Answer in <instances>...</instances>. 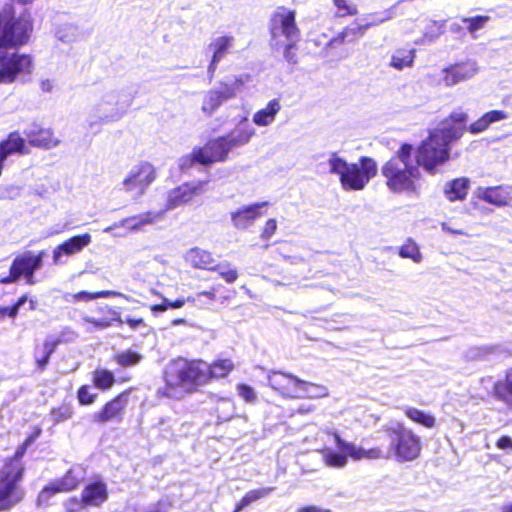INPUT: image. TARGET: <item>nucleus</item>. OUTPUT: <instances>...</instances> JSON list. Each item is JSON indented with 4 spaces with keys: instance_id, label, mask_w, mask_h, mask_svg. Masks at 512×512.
Returning a JSON list of instances; mask_svg holds the SVG:
<instances>
[{
    "instance_id": "nucleus-1",
    "label": "nucleus",
    "mask_w": 512,
    "mask_h": 512,
    "mask_svg": "<svg viewBox=\"0 0 512 512\" xmlns=\"http://www.w3.org/2000/svg\"><path fill=\"white\" fill-rule=\"evenodd\" d=\"M468 116L463 111H454L434 128L415 150V163L428 174L435 175L439 167L450 159V145L461 138Z\"/></svg>"
},
{
    "instance_id": "nucleus-2",
    "label": "nucleus",
    "mask_w": 512,
    "mask_h": 512,
    "mask_svg": "<svg viewBox=\"0 0 512 512\" xmlns=\"http://www.w3.org/2000/svg\"><path fill=\"white\" fill-rule=\"evenodd\" d=\"M387 188L394 193H417L420 168L413 159V146L401 145L381 169Z\"/></svg>"
},
{
    "instance_id": "nucleus-3",
    "label": "nucleus",
    "mask_w": 512,
    "mask_h": 512,
    "mask_svg": "<svg viewBox=\"0 0 512 512\" xmlns=\"http://www.w3.org/2000/svg\"><path fill=\"white\" fill-rule=\"evenodd\" d=\"M329 173L338 176L345 191L363 190L377 174V164L370 157H361L357 163H349L337 153L327 160Z\"/></svg>"
},
{
    "instance_id": "nucleus-4",
    "label": "nucleus",
    "mask_w": 512,
    "mask_h": 512,
    "mask_svg": "<svg viewBox=\"0 0 512 512\" xmlns=\"http://www.w3.org/2000/svg\"><path fill=\"white\" fill-rule=\"evenodd\" d=\"M96 97L89 112L91 127L120 120L131 105L129 96L117 87H103L97 91Z\"/></svg>"
},
{
    "instance_id": "nucleus-5",
    "label": "nucleus",
    "mask_w": 512,
    "mask_h": 512,
    "mask_svg": "<svg viewBox=\"0 0 512 512\" xmlns=\"http://www.w3.org/2000/svg\"><path fill=\"white\" fill-rule=\"evenodd\" d=\"M205 362L178 358L171 361L165 370L168 387L180 389V392L193 390L196 386L206 384Z\"/></svg>"
},
{
    "instance_id": "nucleus-6",
    "label": "nucleus",
    "mask_w": 512,
    "mask_h": 512,
    "mask_svg": "<svg viewBox=\"0 0 512 512\" xmlns=\"http://www.w3.org/2000/svg\"><path fill=\"white\" fill-rule=\"evenodd\" d=\"M28 445L25 441L16 451L15 458L11 459L0 471V510L10 509L22 498L17 483L23 472L20 458L24 455Z\"/></svg>"
},
{
    "instance_id": "nucleus-7",
    "label": "nucleus",
    "mask_w": 512,
    "mask_h": 512,
    "mask_svg": "<svg viewBox=\"0 0 512 512\" xmlns=\"http://www.w3.org/2000/svg\"><path fill=\"white\" fill-rule=\"evenodd\" d=\"M299 39V29L295 23L294 11L280 7L271 18V41L277 48H284V56L292 61L289 51Z\"/></svg>"
},
{
    "instance_id": "nucleus-8",
    "label": "nucleus",
    "mask_w": 512,
    "mask_h": 512,
    "mask_svg": "<svg viewBox=\"0 0 512 512\" xmlns=\"http://www.w3.org/2000/svg\"><path fill=\"white\" fill-rule=\"evenodd\" d=\"M336 448L338 451L332 449H324L323 460L324 463L333 468H343L347 465L348 457L355 461L363 459H379L384 458L385 455L380 448L364 449L356 446L354 443L346 442L340 438L339 435H334Z\"/></svg>"
},
{
    "instance_id": "nucleus-9",
    "label": "nucleus",
    "mask_w": 512,
    "mask_h": 512,
    "mask_svg": "<svg viewBox=\"0 0 512 512\" xmlns=\"http://www.w3.org/2000/svg\"><path fill=\"white\" fill-rule=\"evenodd\" d=\"M421 439L412 430L399 426L390 434V446L386 457H394L398 462L413 461L420 456Z\"/></svg>"
},
{
    "instance_id": "nucleus-10",
    "label": "nucleus",
    "mask_w": 512,
    "mask_h": 512,
    "mask_svg": "<svg viewBox=\"0 0 512 512\" xmlns=\"http://www.w3.org/2000/svg\"><path fill=\"white\" fill-rule=\"evenodd\" d=\"M232 149L224 137L209 140L203 147H196L189 155L180 159V167L188 168L194 163L211 165L216 162H224Z\"/></svg>"
},
{
    "instance_id": "nucleus-11",
    "label": "nucleus",
    "mask_w": 512,
    "mask_h": 512,
    "mask_svg": "<svg viewBox=\"0 0 512 512\" xmlns=\"http://www.w3.org/2000/svg\"><path fill=\"white\" fill-rule=\"evenodd\" d=\"M157 177L156 168L147 161L133 165L121 182L122 190L132 199L142 197Z\"/></svg>"
},
{
    "instance_id": "nucleus-12",
    "label": "nucleus",
    "mask_w": 512,
    "mask_h": 512,
    "mask_svg": "<svg viewBox=\"0 0 512 512\" xmlns=\"http://www.w3.org/2000/svg\"><path fill=\"white\" fill-rule=\"evenodd\" d=\"M31 69L30 56L0 50V84L12 83L19 74L30 73Z\"/></svg>"
},
{
    "instance_id": "nucleus-13",
    "label": "nucleus",
    "mask_w": 512,
    "mask_h": 512,
    "mask_svg": "<svg viewBox=\"0 0 512 512\" xmlns=\"http://www.w3.org/2000/svg\"><path fill=\"white\" fill-rule=\"evenodd\" d=\"M42 256L43 252L34 255L31 251H28L17 257L11 265L9 276L1 279V282L5 284L12 283L20 276H24L28 284H34L33 274L42 265Z\"/></svg>"
},
{
    "instance_id": "nucleus-14",
    "label": "nucleus",
    "mask_w": 512,
    "mask_h": 512,
    "mask_svg": "<svg viewBox=\"0 0 512 512\" xmlns=\"http://www.w3.org/2000/svg\"><path fill=\"white\" fill-rule=\"evenodd\" d=\"M207 181H192L170 190L163 213L189 204L193 199L206 191Z\"/></svg>"
},
{
    "instance_id": "nucleus-15",
    "label": "nucleus",
    "mask_w": 512,
    "mask_h": 512,
    "mask_svg": "<svg viewBox=\"0 0 512 512\" xmlns=\"http://www.w3.org/2000/svg\"><path fill=\"white\" fill-rule=\"evenodd\" d=\"M32 29V20L28 13L22 14L16 22H12L8 13H6L5 48L26 43Z\"/></svg>"
},
{
    "instance_id": "nucleus-16",
    "label": "nucleus",
    "mask_w": 512,
    "mask_h": 512,
    "mask_svg": "<svg viewBox=\"0 0 512 512\" xmlns=\"http://www.w3.org/2000/svg\"><path fill=\"white\" fill-rule=\"evenodd\" d=\"M238 80L233 83H222L220 86L206 91L203 95L201 110L211 116L224 102L236 96Z\"/></svg>"
},
{
    "instance_id": "nucleus-17",
    "label": "nucleus",
    "mask_w": 512,
    "mask_h": 512,
    "mask_svg": "<svg viewBox=\"0 0 512 512\" xmlns=\"http://www.w3.org/2000/svg\"><path fill=\"white\" fill-rule=\"evenodd\" d=\"M98 310L100 312L106 311L107 314L109 315V317H103V318L96 319V318L86 315V314L82 316L83 322L92 325L93 329H95V330L107 329L112 325V323L114 321L118 322L119 324L126 323L132 330H136V329H139V328L145 326V322H144L143 318H133V317L128 316L125 318V320H123L121 318V314L117 310H115L111 307H108V306L99 307Z\"/></svg>"
},
{
    "instance_id": "nucleus-18",
    "label": "nucleus",
    "mask_w": 512,
    "mask_h": 512,
    "mask_svg": "<svg viewBox=\"0 0 512 512\" xmlns=\"http://www.w3.org/2000/svg\"><path fill=\"white\" fill-rule=\"evenodd\" d=\"M85 475L86 472L82 466H73L62 479L54 481L41 491L39 501H46L55 493L67 492L76 488L84 480Z\"/></svg>"
},
{
    "instance_id": "nucleus-19",
    "label": "nucleus",
    "mask_w": 512,
    "mask_h": 512,
    "mask_svg": "<svg viewBox=\"0 0 512 512\" xmlns=\"http://www.w3.org/2000/svg\"><path fill=\"white\" fill-rule=\"evenodd\" d=\"M268 385L285 398L295 399L298 395L300 380L298 377L280 371L270 372Z\"/></svg>"
},
{
    "instance_id": "nucleus-20",
    "label": "nucleus",
    "mask_w": 512,
    "mask_h": 512,
    "mask_svg": "<svg viewBox=\"0 0 512 512\" xmlns=\"http://www.w3.org/2000/svg\"><path fill=\"white\" fill-rule=\"evenodd\" d=\"M91 240V235L88 233L67 239L53 250V263L56 265L65 263V257H71L80 253L91 243Z\"/></svg>"
},
{
    "instance_id": "nucleus-21",
    "label": "nucleus",
    "mask_w": 512,
    "mask_h": 512,
    "mask_svg": "<svg viewBox=\"0 0 512 512\" xmlns=\"http://www.w3.org/2000/svg\"><path fill=\"white\" fill-rule=\"evenodd\" d=\"M478 71L479 67L476 61L468 60L445 68L442 80L446 86H454L471 79Z\"/></svg>"
},
{
    "instance_id": "nucleus-22",
    "label": "nucleus",
    "mask_w": 512,
    "mask_h": 512,
    "mask_svg": "<svg viewBox=\"0 0 512 512\" xmlns=\"http://www.w3.org/2000/svg\"><path fill=\"white\" fill-rule=\"evenodd\" d=\"M267 205L268 202H260L243 206L236 211L231 212L230 215L233 226L239 230H245L251 227L262 215L260 210Z\"/></svg>"
},
{
    "instance_id": "nucleus-23",
    "label": "nucleus",
    "mask_w": 512,
    "mask_h": 512,
    "mask_svg": "<svg viewBox=\"0 0 512 512\" xmlns=\"http://www.w3.org/2000/svg\"><path fill=\"white\" fill-rule=\"evenodd\" d=\"M475 195L482 201L495 206H507L512 201V189L508 187H478Z\"/></svg>"
},
{
    "instance_id": "nucleus-24",
    "label": "nucleus",
    "mask_w": 512,
    "mask_h": 512,
    "mask_svg": "<svg viewBox=\"0 0 512 512\" xmlns=\"http://www.w3.org/2000/svg\"><path fill=\"white\" fill-rule=\"evenodd\" d=\"M255 133V128L248 122L247 117H243L235 128L223 137L230 148L234 149L248 144Z\"/></svg>"
},
{
    "instance_id": "nucleus-25",
    "label": "nucleus",
    "mask_w": 512,
    "mask_h": 512,
    "mask_svg": "<svg viewBox=\"0 0 512 512\" xmlns=\"http://www.w3.org/2000/svg\"><path fill=\"white\" fill-rule=\"evenodd\" d=\"M163 215V211L159 212H147L144 214L132 216L129 218H125L118 223L113 224L112 226L106 227L103 231L105 233H110L112 230L116 228H124L130 231H138L143 226L152 224L157 219H159Z\"/></svg>"
},
{
    "instance_id": "nucleus-26",
    "label": "nucleus",
    "mask_w": 512,
    "mask_h": 512,
    "mask_svg": "<svg viewBox=\"0 0 512 512\" xmlns=\"http://www.w3.org/2000/svg\"><path fill=\"white\" fill-rule=\"evenodd\" d=\"M234 45V37L223 35L212 40L208 45V50L212 52V59L208 67V72L214 74L218 63L225 57Z\"/></svg>"
},
{
    "instance_id": "nucleus-27",
    "label": "nucleus",
    "mask_w": 512,
    "mask_h": 512,
    "mask_svg": "<svg viewBox=\"0 0 512 512\" xmlns=\"http://www.w3.org/2000/svg\"><path fill=\"white\" fill-rule=\"evenodd\" d=\"M87 507H99L108 498V490L105 483L96 481L85 486L81 493Z\"/></svg>"
},
{
    "instance_id": "nucleus-28",
    "label": "nucleus",
    "mask_w": 512,
    "mask_h": 512,
    "mask_svg": "<svg viewBox=\"0 0 512 512\" xmlns=\"http://www.w3.org/2000/svg\"><path fill=\"white\" fill-rule=\"evenodd\" d=\"M26 136L31 145L43 149L54 148L60 143V140L54 136L50 129L34 127L26 132Z\"/></svg>"
},
{
    "instance_id": "nucleus-29",
    "label": "nucleus",
    "mask_w": 512,
    "mask_h": 512,
    "mask_svg": "<svg viewBox=\"0 0 512 512\" xmlns=\"http://www.w3.org/2000/svg\"><path fill=\"white\" fill-rule=\"evenodd\" d=\"M281 108L280 100L274 98L253 114L252 121L258 127H268L275 122Z\"/></svg>"
},
{
    "instance_id": "nucleus-30",
    "label": "nucleus",
    "mask_w": 512,
    "mask_h": 512,
    "mask_svg": "<svg viewBox=\"0 0 512 512\" xmlns=\"http://www.w3.org/2000/svg\"><path fill=\"white\" fill-rule=\"evenodd\" d=\"M125 407V401L122 396H117L106 403L103 409L92 415V420L97 423H106L120 418L121 412Z\"/></svg>"
},
{
    "instance_id": "nucleus-31",
    "label": "nucleus",
    "mask_w": 512,
    "mask_h": 512,
    "mask_svg": "<svg viewBox=\"0 0 512 512\" xmlns=\"http://www.w3.org/2000/svg\"><path fill=\"white\" fill-rule=\"evenodd\" d=\"M470 188V180L460 177L447 182L444 186V195L450 202L463 201L466 199Z\"/></svg>"
},
{
    "instance_id": "nucleus-32",
    "label": "nucleus",
    "mask_w": 512,
    "mask_h": 512,
    "mask_svg": "<svg viewBox=\"0 0 512 512\" xmlns=\"http://www.w3.org/2000/svg\"><path fill=\"white\" fill-rule=\"evenodd\" d=\"M235 369L232 359H216L211 364L205 362L206 383L211 379H220L227 377Z\"/></svg>"
},
{
    "instance_id": "nucleus-33",
    "label": "nucleus",
    "mask_w": 512,
    "mask_h": 512,
    "mask_svg": "<svg viewBox=\"0 0 512 512\" xmlns=\"http://www.w3.org/2000/svg\"><path fill=\"white\" fill-rule=\"evenodd\" d=\"M185 261L194 268L213 270L215 260L212 254L200 248H191L184 255Z\"/></svg>"
},
{
    "instance_id": "nucleus-34",
    "label": "nucleus",
    "mask_w": 512,
    "mask_h": 512,
    "mask_svg": "<svg viewBox=\"0 0 512 512\" xmlns=\"http://www.w3.org/2000/svg\"><path fill=\"white\" fill-rule=\"evenodd\" d=\"M508 118V113L503 110H492L485 113L482 117H480L477 121L470 124L468 127V131L472 134H478L493 124L505 120Z\"/></svg>"
},
{
    "instance_id": "nucleus-35",
    "label": "nucleus",
    "mask_w": 512,
    "mask_h": 512,
    "mask_svg": "<svg viewBox=\"0 0 512 512\" xmlns=\"http://www.w3.org/2000/svg\"><path fill=\"white\" fill-rule=\"evenodd\" d=\"M415 59V49L399 48L393 51L389 66L396 70L412 67Z\"/></svg>"
},
{
    "instance_id": "nucleus-36",
    "label": "nucleus",
    "mask_w": 512,
    "mask_h": 512,
    "mask_svg": "<svg viewBox=\"0 0 512 512\" xmlns=\"http://www.w3.org/2000/svg\"><path fill=\"white\" fill-rule=\"evenodd\" d=\"M329 395V390L326 386L318 383H312L305 380H300L297 398L319 399L325 398Z\"/></svg>"
},
{
    "instance_id": "nucleus-37",
    "label": "nucleus",
    "mask_w": 512,
    "mask_h": 512,
    "mask_svg": "<svg viewBox=\"0 0 512 512\" xmlns=\"http://www.w3.org/2000/svg\"><path fill=\"white\" fill-rule=\"evenodd\" d=\"M371 27V24H360L353 22L351 25L345 27L335 38L334 41L340 43L354 42L362 37L366 30Z\"/></svg>"
},
{
    "instance_id": "nucleus-38",
    "label": "nucleus",
    "mask_w": 512,
    "mask_h": 512,
    "mask_svg": "<svg viewBox=\"0 0 512 512\" xmlns=\"http://www.w3.org/2000/svg\"><path fill=\"white\" fill-rule=\"evenodd\" d=\"M405 415L413 422L424 426L425 428H433L436 425L435 417L423 410L407 407L404 410Z\"/></svg>"
},
{
    "instance_id": "nucleus-39",
    "label": "nucleus",
    "mask_w": 512,
    "mask_h": 512,
    "mask_svg": "<svg viewBox=\"0 0 512 512\" xmlns=\"http://www.w3.org/2000/svg\"><path fill=\"white\" fill-rule=\"evenodd\" d=\"M492 393L504 401L512 400V367L506 371L505 381L493 383Z\"/></svg>"
},
{
    "instance_id": "nucleus-40",
    "label": "nucleus",
    "mask_w": 512,
    "mask_h": 512,
    "mask_svg": "<svg viewBox=\"0 0 512 512\" xmlns=\"http://www.w3.org/2000/svg\"><path fill=\"white\" fill-rule=\"evenodd\" d=\"M273 487L258 488L248 491L241 501L237 504L234 512H240L246 506L269 496L273 492Z\"/></svg>"
},
{
    "instance_id": "nucleus-41",
    "label": "nucleus",
    "mask_w": 512,
    "mask_h": 512,
    "mask_svg": "<svg viewBox=\"0 0 512 512\" xmlns=\"http://www.w3.org/2000/svg\"><path fill=\"white\" fill-rule=\"evenodd\" d=\"M108 297H122L125 299H129L126 295L112 290H104V291H98V292H87V291H81L78 293H75L72 295L73 301H82V302H89L96 298H108Z\"/></svg>"
},
{
    "instance_id": "nucleus-42",
    "label": "nucleus",
    "mask_w": 512,
    "mask_h": 512,
    "mask_svg": "<svg viewBox=\"0 0 512 512\" xmlns=\"http://www.w3.org/2000/svg\"><path fill=\"white\" fill-rule=\"evenodd\" d=\"M114 381L113 373L107 369H96L93 373V383L99 389L107 390L111 388Z\"/></svg>"
},
{
    "instance_id": "nucleus-43",
    "label": "nucleus",
    "mask_w": 512,
    "mask_h": 512,
    "mask_svg": "<svg viewBox=\"0 0 512 512\" xmlns=\"http://www.w3.org/2000/svg\"><path fill=\"white\" fill-rule=\"evenodd\" d=\"M142 355L130 349L118 352L114 356V361L122 367H131L140 363Z\"/></svg>"
},
{
    "instance_id": "nucleus-44",
    "label": "nucleus",
    "mask_w": 512,
    "mask_h": 512,
    "mask_svg": "<svg viewBox=\"0 0 512 512\" xmlns=\"http://www.w3.org/2000/svg\"><path fill=\"white\" fill-rule=\"evenodd\" d=\"M445 22L430 21L424 30L423 38L420 43L435 41L444 31Z\"/></svg>"
},
{
    "instance_id": "nucleus-45",
    "label": "nucleus",
    "mask_w": 512,
    "mask_h": 512,
    "mask_svg": "<svg viewBox=\"0 0 512 512\" xmlns=\"http://www.w3.org/2000/svg\"><path fill=\"white\" fill-rule=\"evenodd\" d=\"M399 255L402 258H409L415 263H420L423 259L418 245L412 240H408L400 247Z\"/></svg>"
},
{
    "instance_id": "nucleus-46",
    "label": "nucleus",
    "mask_w": 512,
    "mask_h": 512,
    "mask_svg": "<svg viewBox=\"0 0 512 512\" xmlns=\"http://www.w3.org/2000/svg\"><path fill=\"white\" fill-rule=\"evenodd\" d=\"M333 4L337 9V15L340 17L353 16L358 13L356 5L350 0H333Z\"/></svg>"
},
{
    "instance_id": "nucleus-47",
    "label": "nucleus",
    "mask_w": 512,
    "mask_h": 512,
    "mask_svg": "<svg viewBox=\"0 0 512 512\" xmlns=\"http://www.w3.org/2000/svg\"><path fill=\"white\" fill-rule=\"evenodd\" d=\"M73 415V410L70 405L62 404L57 408H53L51 411V416L53 418L54 423H60L70 419Z\"/></svg>"
},
{
    "instance_id": "nucleus-48",
    "label": "nucleus",
    "mask_w": 512,
    "mask_h": 512,
    "mask_svg": "<svg viewBox=\"0 0 512 512\" xmlns=\"http://www.w3.org/2000/svg\"><path fill=\"white\" fill-rule=\"evenodd\" d=\"M489 20V16H475L462 18V21L468 24L467 28L470 33H475L476 31L482 29Z\"/></svg>"
},
{
    "instance_id": "nucleus-49",
    "label": "nucleus",
    "mask_w": 512,
    "mask_h": 512,
    "mask_svg": "<svg viewBox=\"0 0 512 512\" xmlns=\"http://www.w3.org/2000/svg\"><path fill=\"white\" fill-rule=\"evenodd\" d=\"M217 269L219 275L227 282L233 283L238 278V272L235 268H233L229 263L220 264L217 267H214L213 270Z\"/></svg>"
},
{
    "instance_id": "nucleus-50",
    "label": "nucleus",
    "mask_w": 512,
    "mask_h": 512,
    "mask_svg": "<svg viewBox=\"0 0 512 512\" xmlns=\"http://www.w3.org/2000/svg\"><path fill=\"white\" fill-rule=\"evenodd\" d=\"M238 395L246 402V403H255L257 400V393L255 390L247 385V384H238L237 387Z\"/></svg>"
},
{
    "instance_id": "nucleus-51",
    "label": "nucleus",
    "mask_w": 512,
    "mask_h": 512,
    "mask_svg": "<svg viewBox=\"0 0 512 512\" xmlns=\"http://www.w3.org/2000/svg\"><path fill=\"white\" fill-rule=\"evenodd\" d=\"M64 508L66 512H81L87 508V505L84 503L82 497L81 499L71 497L64 502Z\"/></svg>"
},
{
    "instance_id": "nucleus-52",
    "label": "nucleus",
    "mask_w": 512,
    "mask_h": 512,
    "mask_svg": "<svg viewBox=\"0 0 512 512\" xmlns=\"http://www.w3.org/2000/svg\"><path fill=\"white\" fill-rule=\"evenodd\" d=\"M27 300V296H22L13 306L0 308V313L3 315H8L11 318H15L19 312L20 307L23 306Z\"/></svg>"
},
{
    "instance_id": "nucleus-53",
    "label": "nucleus",
    "mask_w": 512,
    "mask_h": 512,
    "mask_svg": "<svg viewBox=\"0 0 512 512\" xmlns=\"http://www.w3.org/2000/svg\"><path fill=\"white\" fill-rule=\"evenodd\" d=\"M96 394L91 393L90 387L82 386L78 390V400L82 405H89L95 401Z\"/></svg>"
},
{
    "instance_id": "nucleus-54",
    "label": "nucleus",
    "mask_w": 512,
    "mask_h": 512,
    "mask_svg": "<svg viewBox=\"0 0 512 512\" xmlns=\"http://www.w3.org/2000/svg\"><path fill=\"white\" fill-rule=\"evenodd\" d=\"M277 230V222L275 219H269L266 221L263 231L261 233V238L264 240L270 239Z\"/></svg>"
},
{
    "instance_id": "nucleus-55",
    "label": "nucleus",
    "mask_w": 512,
    "mask_h": 512,
    "mask_svg": "<svg viewBox=\"0 0 512 512\" xmlns=\"http://www.w3.org/2000/svg\"><path fill=\"white\" fill-rule=\"evenodd\" d=\"M60 343H63V339H58L57 337L48 338L44 343L45 354L51 356V354Z\"/></svg>"
},
{
    "instance_id": "nucleus-56",
    "label": "nucleus",
    "mask_w": 512,
    "mask_h": 512,
    "mask_svg": "<svg viewBox=\"0 0 512 512\" xmlns=\"http://www.w3.org/2000/svg\"><path fill=\"white\" fill-rule=\"evenodd\" d=\"M497 448L505 451H512V438L509 436H502L496 442Z\"/></svg>"
},
{
    "instance_id": "nucleus-57",
    "label": "nucleus",
    "mask_w": 512,
    "mask_h": 512,
    "mask_svg": "<svg viewBox=\"0 0 512 512\" xmlns=\"http://www.w3.org/2000/svg\"><path fill=\"white\" fill-rule=\"evenodd\" d=\"M6 12L0 11V48H5Z\"/></svg>"
},
{
    "instance_id": "nucleus-58",
    "label": "nucleus",
    "mask_w": 512,
    "mask_h": 512,
    "mask_svg": "<svg viewBox=\"0 0 512 512\" xmlns=\"http://www.w3.org/2000/svg\"><path fill=\"white\" fill-rule=\"evenodd\" d=\"M57 338L63 339V342H70L77 338V334L71 329H64Z\"/></svg>"
},
{
    "instance_id": "nucleus-59",
    "label": "nucleus",
    "mask_w": 512,
    "mask_h": 512,
    "mask_svg": "<svg viewBox=\"0 0 512 512\" xmlns=\"http://www.w3.org/2000/svg\"><path fill=\"white\" fill-rule=\"evenodd\" d=\"M441 229H442V231H444L446 233H450V234L466 235V232L464 230L452 227L447 222L441 223Z\"/></svg>"
},
{
    "instance_id": "nucleus-60",
    "label": "nucleus",
    "mask_w": 512,
    "mask_h": 512,
    "mask_svg": "<svg viewBox=\"0 0 512 512\" xmlns=\"http://www.w3.org/2000/svg\"><path fill=\"white\" fill-rule=\"evenodd\" d=\"M187 302H195V299L192 297L188 298H178L176 300H172V303H169L171 309H178L183 307Z\"/></svg>"
},
{
    "instance_id": "nucleus-61",
    "label": "nucleus",
    "mask_w": 512,
    "mask_h": 512,
    "mask_svg": "<svg viewBox=\"0 0 512 512\" xmlns=\"http://www.w3.org/2000/svg\"><path fill=\"white\" fill-rule=\"evenodd\" d=\"M20 190L21 188L19 186L11 185L6 189V196L8 198L14 199L20 195Z\"/></svg>"
},
{
    "instance_id": "nucleus-62",
    "label": "nucleus",
    "mask_w": 512,
    "mask_h": 512,
    "mask_svg": "<svg viewBox=\"0 0 512 512\" xmlns=\"http://www.w3.org/2000/svg\"><path fill=\"white\" fill-rule=\"evenodd\" d=\"M385 16L384 17H373L372 21L371 22H367L366 24H371V26L373 25H379V24H382L383 22L389 20L392 18V15L389 11H386L385 13Z\"/></svg>"
},
{
    "instance_id": "nucleus-63",
    "label": "nucleus",
    "mask_w": 512,
    "mask_h": 512,
    "mask_svg": "<svg viewBox=\"0 0 512 512\" xmlns=\"http://www.w3.org/2000/svg\"><path fill=\"white\" fill-rule=\"evenodd\" d=\"M297 512H331L329 509H324L319 506L310 505L298 509Z\"/></svg>"
},
{
    "instance_id": "nucleus-64",
    "label": "nucleus",
    "mask_w": 512,
    "mask_h": 512,
    "mask_svg": "<svg viewBox=\"0 0 512 512\" xmlns=\"http://www.w3.org/2000/svg\"><path fill=\"white\" fill-rule=\"evenodd\" d=\"M315 410V406L313 405H301L297 408L296 413L298 414H308Z\"/></svg>"
}]
</instances>
